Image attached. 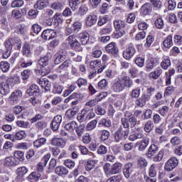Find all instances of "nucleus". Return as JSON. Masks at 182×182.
<instances>
[{
    "label": "nucleus",
    "instance_id": "nucleus-1",
    "mask_svg": "<svg viewBox=\"0 0 182 182\" xmlns=\"http://www.w3.org/2000/svg\"><path fill=\"white\" fill-rule=\"evenodd\" d=\"M5 49L3 50V58L4 59H8L11 56L12 51V48L16 47L17 50H21L22 48V41L19 37H14L8 38L4 42Z\"/></svg>",
    "mask_w": 182,
    "mask_h": 182
},
{
    "label": "nucleus",
    "instance_id": "nucleus-2",
    "mask_svg": "<svg viewBox=\"0 0 182 182\" xmlns=\"http://www.w3.org/2000/svg\"><path fill=\"white\" fill-rule=\"evenodd\" d=\"M133 87V80L129 76H124L121 79L115 80L112 86V90L116 93L123 92L124 89Z\"/></svg>",
    "mask_w": 182,
    "mask_h": 182
},
{
    "label": "nucleus",
    "instance_id": "nucleus-3",
    "mask_svg": "<svg viewBox=\"0 0 182 182\" xmlns=\"http://www.w3.org/2000/svg\"><path fill=\"white\" fill-rule=\"evenodd\" d=\"M122 126L123 127H120L114 133V140L117 143L127 140L129 134H130L129 125H127V124H124Z\"/></svg>",
    "mask_w": 182,
    "mask_h": 182
},
{
    "label": "nucleus",
    "instance_id": "nucleus-4",
    "mask_svg": "<svg viewBox=\"0 0 182 182\" xmlns=\"http://www.w3.org/2000/svg\"><path fill=\"white\" fill-rule=\"evenodd\" d=\"M49 57L45 56L41 58L37 63V72L41 76H46L48 73L50 72V68H49Z\"/></svg>",
    "mask_w": 182,
    "mask_h": 182
},
{
    "label": "nucleus",
    "instance_id": "nucleus-5",
    "mask_svg": "<svg viewBox=\"0 0 182 182\" xmlns=\"http://www.w3.org/2000/svg\"><path fill=\"white\" fill-rule=\"evenodd\" d=\"M121 124L122 126H124V124H127L128 129L130 130V128L133 129V127H135L137 124V119L132 112L125 111L124 117L121 119Z\"/></svg>",
    "mask_w": 182,
    "mask_h": 182
},
{
    "label": "nucleus",
    "instance_id": "nucleus-6",
    "mask_svg": "<svg viewBox=\"0 0 182 182\" xmlns=\"http://www.w3.org/2000/svg\"><path fill=\"white\" fill-rule=\"evenodd\" d=\"M90 66L92 68L91 74L89 75L90 79H93L97 73H102L106 69V65H102V63L97 60L91 61Z\"/></svg>",
    "mask_w": 182,
    "mask_h": 182
},
{
    "label": "nucleus",
    "instance_id": "nucleus-7",
    "mask_svg": "<svg viewBox=\"0 0 182 182\" xmlns=\"http://www.w3.org/2000/svg\"><path fill=\"white\" fill-rule=\"evenodd\" d=\"M44 119L43 115L41 114H36L33 118L30 119V123H36L35 127L38 131H42L43 129H46L48 127V122L46 121L43 120Z\"/></svg>",
    "mask_w": 182,
    "mask_h": 182
},
{
    "label": "nucleus",
    "instance_id": "nucleus-8",
    "mask_svg": "<svg viewBox=\"0 0 182 182\" xmlns=\"http://www.w3.org/2000/svg\"><path fill=\"white\" fill-rule=\"evenodd\" d=\"M15 79L9 78L6 82L0 83V93L1 95H8L11 92V83H14Z\"/></svg>",
    "mask_w": 182,
    "mask_h": 182
},
{
    "label": "nucleus",
    "instance_id": "nucleus-9",
    "mask_svg": "<svg viewBox=\"0 0 182 182\" xmlns=\"http://www.w3.org/2000/svg\"><path fill=\"white\" fill-rule=\"evenodd\" d=\"M178 166V159L176 157H171L166 163L164 168L166 171H173Z\"/></svg>",
    "mask_w": 182,
    "mask_h": 182
},
{
    "label": "nucleus",
    "instance_id": "nucleus-10",
    "mask_svg": "<svg viewBox=\"0 0 182 182\" xmlns=\"http://www.w3.org/2000/svg\"><path fill=\"white\" fill-rule=\"evenodd\" d=\"M41 38L44 39V41H50V39L58 38V33H56L55 30L46 29L41 33Z\"/></svg>",
    "mask_w": 182,
    "mask_h": 182
},
{
    "label": "nucleus",
    "instance_id": "nucleus-11",
    "mask_svg": "<svg viewBox=\"0 0 182 182\" xmlns=\"http://www.w3.org/2000/svg\"><path fill=\"white\" fill-rule=\"evenodd\" d=\"M123 176L125 178H130L132 174L134 173V166L132 163H127L122 168Z\"/></svg>",
    "mask_w": 182,
    "mask_h": 182
},
{
    "label": "nucleus",
    "instance_id": "nucleus-12",
    "mask_svg": "<svg viewBox=\"0 0 182 182\" xmlns=\"http://www.w3.org/2000/svg\"><path fill=\"white\" fill-rule=\"evenodd\" d=\"M134 55H136V48H134L133 46H129L123 51V58L127 60H130V59H132Z\"/></svg>",
    "mask_w": 182,
    "mask_h": 182
},
{
    "label": "nucleus",
    "instance_id": "nucleus-13",
    "mask_svg": "<svg viewBox=\"0 0 182 182\" xmlns=\"http://www.w3.org/2000/svg\"><path fill=\"white\" fill-rule=\"evenodd\" d=\"M49 159H50V154H47L41 161L37 164V171L38 173H43L45 167H46V164L49 161Z\"/></svg>",
    "mask_w": 182,
    "mask_h": 182
},
{
    "label": "nucleus",
    "instance_id": "nucleus-14",
    "mask_svg": "<svg viewBox=\"0 0 182 182\" xmlns=\"http://www.w3.org/2000/svg\"><path fill=\"white\" fill-rule=\"evenodd\" d=\"M62 123V115L55 116L50 123V128L53 132H58Z\"/></svg>",
    "mask_w": 182,
    "mask_h": 182
},
{
    "label": "nucleus",
    "instance_id": "nucleus-15",
    "mask_svg": "<svg viewBox=\"0 0 182 182\" xmlns=\"http://www.w3.org/2000/svg\"><path fill=\"white\" fill-rule=\"evenodd\" d=\"M97 22V16L95 14H90L85 18V25L90 28H92L94 25H96Z\"/></svg>",
    "mask_w": 182,
    "mask_h": 182
},
{
    "label": "nucleus",
    "instance_id": "nucleus-16",
    "mask_svg": "<svg viewBox=\"0 0 182 182\" xmlns=\"http://www.w3.org/2000/svg\"><path fill=\"white\" fill-rule=\"evenodd\" d=\"M70 66H72V60H66L57 68L58 73L63 75L65 72H68V70L69 69Z\"/></svg>",
    "mask_w": 182,
    "mask_h": 182
},
{
    "label": "nucleus",
    "instance_id": "nucleus-17",
    "mask_svg": "<svg viewBox=\"0 0 182 182\" xmlns=\"http://www.w3.org/2000/svg\"><path fill=\"white\" fill-rule=\"evenodd\" d=\"M105 50L109 55H112V56H116L117 53H119V48H117V46H116V43H110L105 47Z\"/></svg>",
    "mask_w": 182,
    "mask_h": 182
},
{
    "label": "nucleus",
    "instance_id": "nucleus-18",
    "mask_svg": "<svg viewBox=\"0 0 182 182\" xmlns=\"http://www.w3.org/2000/svg\"><path fill=\"white\" fill-rule=\"evenodd\" d=\"M80 29H82V23L75 21L72 26L67 28V32L68 33H77Z\"/></svg>",
    "mask_w": 182,
    "mask_h": 182
},
{
    "label": "nucleus",
    "instance_id": "nucleus-19",
    "mask_svg": "<svg viewBox=\"0 0 182 182\" xmlns=\"http://www.w3.org/2000/svg\"><path fill=\"white\" fill-rule=\"evenodd\" d=\"M19 164V161L16 160L14 156H8L5 159L4 166L6 167H15Z\"/></svg>",
    "mask_w": 182,
    "mask_h": 182
},
{
    "label": "nucleus",
    "instance_id": "nucleus-20",
    "mask_svg": "<svg viewBox=\"0 0 182 182\" xmlns=\"http://www.w3.org/2000/svg\"><path fill=\"white\" fill-rule=\"evenodd\" d=\"M36 82L43 89H45L46 92H50V82L49 80L45 78H38Z\"/></svg>",
    "mask_w": 182,
    "mask_h": 182
},
{
    "label": "nucleus",
    "instance_id": "nucleus-21",
    "mask_svg": "<svg viewBox=\"0 0 182 182\" xmlns=\"http://www.w3.org/2000/svg\"><path fill=\"white\" fill-rule=\"evenodd\" d=\"M159 151V146L154 144H152L149 147L145 155L146 156L147 159H151L154 154H157Z\"/></svg>",
    "mask_w": 182,
    "mask_h": 182
},
{
    "label": "nucleus",
    "instance_id": "nucleus-22",
    "mask_svg": "<svg viewBox=\"0 0 182 182\" xmlns=\"http://www.w3.org/2000/svg\"><path fill=\"white\" fill-rule=\"evenodd\" d=\"M21 97H22V91L16 90L10 95L9 100L11 103H18L21 100Z\"/></svg>",
    "mask_w": 182,
    "mask_h": 182
},
{
    "label": "nucleus",
    "instance_id": "nucleus-23",
    "mask_svg": "<svg viewBox=\"0 0 182 182\" xmlns=\"http://www.w3.org/2000/svg\"><path fill=\"white\" fill-rule=\"evenodd\" d=\"M49 6V0H38L34 4L35 9H38L39 11L45 9Z\"/></svg>",
    "mask_w": 182,
    "mask_h": 182
},
{
    "label": "nucleus",
    "instance_id": "nucleus-24",
    "mask_svg": "<svg viewBox=\"0 0 182 182\" xmlns=\"http://www.w3.org/2000/svg\"><path fill=\"white\" fill-rule=\"evenodd\" d=\"M160 66L164 70H167L168 68L171 66V60H170V57L168 55H164L162 57V61L161 62Z\"/></svg>",
    "mask_w": 182,
    "mask_h": 182
},
{
    "label": "nucleus",
    "instance_id": "nucleus-25",
    "mask_svg": "<svg viewBox=\"0 0 182 182\" xmlns=\"http://www.w3.org/2000/svg\"><path fill=\"white\" fill-rule=\"evenodd\" d=\"M55 173L57 174V176L63 177V176H68V174H69V171L68 168H66V167L63 166H59L55 168Z\"/></svg>",
    "mask_w": 182,
    "mask_h": 182
},
{
    "label": "nucleus",
    "instance_id": "nucleus-26",
    "mask_svg": "<svg viewBox=\"0 0 182 182\" xmlns=\"http://www.w3.org/2000/svg\"><path fill=\"white\" fill-rule=\"evenodd\" d=\"M51 144L52 146H56L57 147L63 149V147L66 146V142H65V140L62 138H53L51 140Z\"/></svg>",
    "mask_w": 182,
    "mask_h": 182
},
{
    "label": "nucleus",
    "instance_id": "nucleus-27",
    "mask_svg": "<svg viewBox=\"0 0 182 182\" xmlns=\"http://www.w3.org/2000/svg\"><path fill=\"white\" fill-rule=\"evenodd\" d=\"M149 143L150 139H149V137L143 138V139L140 142H138L139 151H144V150L147 149V146H149Z\"/></svg>",
    "mask_w": 182,
    "mask_h": 182
},
{
    "label": "nucleus",
    "instance_id": "nucleus-28",
    "mask_svg": "<svg viewBox=\"0 0 182 182\" xmlns=\"http://www.w3.org/2000/svg\"><path fill=\"white\" fill-rule=\"evenodd\" d=\"M39 87L36 85H33L30 86L29 89L26 90V93L29 95V96H38L39 95Z\"/></svg>",
    "mask_w": 182,
    "mask_h": 182
},
{
    "label": "nucleus",
    "instance_id": "nucleus-29",
    "mask_svg": "<svg viewBox=\"0 0 182 182\" xmlns=\"http://www.w3.org/2000/svg\"><path fill=\"white\" fill-rule=\"evenodd\" d=\"M155 90L156 89L153 87H148L146 92H144V95H141L144 100H145L146 102H149L150 99H151V93H153V92H154Z\"/></svg>",
    "mask_w": 182,
    "mask_h": 182
},
{
    "label": "nucleus",
    "instance_id": "nucleus-30",
    "mask_svg": "<svg viewBox=\"0 0 182 182\" xmlns=\"http://www.w3.org/2000/svg\"><path fill=\"white\" fill-rule=\"evenodd\" d=\"M63 89H65V87H63V85H62V84L58 82H55L53 84L52 92L54 95H62V92H63Z\"/></svg>",
    "mask_w": 182,
    "mask_h": 182
},
{
    "label": "nucleus",
    "instance_id": "nucleus-31",
    "mask_svg": "<svg viewBox=\"0 0 182 182\" xmlns=\"http://www.w3.org/2000/svg\"><path fill=\"white\" fill-rule=\"evenodd\" d=\"M152 9L153 7L151 6V4L146 3L141 8V14L142 15H150V14H151Z\"/></svg>",
    "mask_w": 182,
    "mask_h": 182
},
{
    "label": "nucleus",
    "instance_id": "nucleus-32",
    "mask_svg": "<svg viewBox=\"0 0 182 182\" xmlns=\"http://www.w3.org/2000/svg\"><path fill=\"white\" fill-rule=\"evenodd\" d=\"M161 73H163V68L158 67L156 68V70L152 71L149 73V77L151 79H154V80H156V79H159V77H160Z\"/></svg>",
    "mask_w": 182,
    "mask_h": 182
},
{
    "label": "nucleus",
    "instance_id": "nucleus-33",
    "mask_svg": "<svg viewBox=\"0 0 182 182\" xmlns=\"http://www.w3.org/2000/svg\"><path fill=\"white\" fill-rule=\"evenodd\" d=\"M113 23H114V27L117 31V32L119 31H123V29H124L126 26L124 21L119 19L114 20Z\"/></svg>",
    "mask_w": 182,
    "mask_h": 182
},
{
    "label": "nucleus",
    "instance_id": "nucleus-34",
    "mask_svg": "<svg viewBox=\"0 0 182 182\" xmlns=\"http://www.w3.org/2000/svg\"><path fill=\"white\" fill-rule=\"evenodd\" d=\"M26 137V133L25 131H20L16 132L14 136H10V139L12 141H15V140H22V139H25Z\"/></svg>",
    "mask_w": 182,
    "mask_h": 182
},
{
    "label": "nucleus",
    "instance_id": "nucleus-35",
    "mask_svg": "<svg viewBox=\"0 0 182 182\" xmlns=\"http://www.w3.org/2000/svg\"><path fill=\"white\" fill-rule=\"evenodd\" d=\"M103 170L107 177H110V176H113V174H114L113 172V168L109 163L105 164L103 166Z\"/></svg>",
    "mask_w": 182,
    "mask_h": 182
},
{
    "label": "nucleus",
    "instance_id": "nucleus-36",
    "mask_svg": "<svg viewBox=\"0 0 182 182\" xmlns=\"http://www.w3.org/2000/svg\"><path fill=\"white\" fill-rule=\"evenodd\" d=\"M22 53L23 55L26 56V58H31V56H32V52H31V46H29V43H24L22 48Z\"/></svg>",
    "mask_w": 182,
    "mask_h": 182
},
{
    "label": "nucleus",
    "instance_id": "nucleus-37",
    "mask_svg": "<svg viewBox=\"0 0 182 182\" xmlns=\"http://www.w3.org/2000/svg\"><path fill=\"white\" fill-rule=\"evenodd\" d=\"M156 68V62L154 61V58H149L146 60V72H150Z\"/></svg>",
    "mask_w": 182,
    "mask_h": 182
},
{
    "label": "nucleus",
    "instance_id": "nucleus-38",
    "mask_svg": "<svg viewBox=\"0 0 182 182\" xmlns=\"http://www.w3.org/2000/svg\"><path fill=\"white\" fill-rule=\"evenodd\" d=\"M46 138L44 137L38 139L33 141V147H35V149H41L42 146H45V144H46Z\"/></svg>",
    "mask_w": 182,
    "mask_h": 182
},
{
    "label": "nucleus",
    "instance_id": "nucleus-39",
    "mask_svg": "<svg viewBox=\"0 0 182 182\" xmlns=\"http://www.w3.org/2000/svg\"><path fill=\"white\" fill-rule=\"evenodd\" d=\"M79 40L80 41L82 45H87L89 42V33L87 32H82L79 34Z\"/></svg>",
    "mask_w": 182,
    "mask_h": 182
},
{
    "label": "nucleus",
    "instance_id": "nucleus-40",
    "mask_svg": "<svg viewBox=\"0 0 182 182\" xmlns=\"http://www.w3.org/2000/svg\"><path fill=\"white\" fill-rule=\"evenodd\" d=\"M163 45L164 48H166L167 49H170L171 46H173V35L170 34L168 36L165 40L163 41Z\"/></svg>",
    "mask_w": 182,
    "mask_h": 182
},
{
    "label": "nucleus",
    "instance_id": "nucleus-41",
    "mask_svg": "<svg viewBox=\"0 0 182 182\" xmlns=\"http://www.w3.org/2000/svg\"><path fill=\"white\" fill-rule=\"evenodd\" d=\"M41 177H42V175L41 173L34 171L32 172L27 178L29 181H39L41 179Z\"/></svg>",
    "mask_w": 182,
    "mask_h": 182
},
{
    "label": "nucleus",
    "instance_id": "nucleus-42",
    "mask_svg": "<svg viewBox=\"0 0 182 182\" xmlns=\"http://www.w3.org/2000/svg\"><path fill=\"white\" fill-rule=\"evenodd\" d=\"M28 168L25 166L18 167L16 169V174L18 178H23V176L28 173Z\"/></svg>",
    "mask_w": 182,
    "mask_h": 182
},
{
    "label": "nucleus",
    "instance_id": "nucleus-43",
    "mask_svg": "<svg viewBox=\"0 0 182 182\" xmlns=\"http://www.w3.org/2000/svg\"><path fill=\"white\" fill-rule=\"evenodd\" d=\"M76 126H77V123H76L75 121H72L66 124L64 128L68 132H70V133H72L75 131V129H76Z\"/></svg>",
    "mask_w": 182,
    "mask_h": 182
},
{
    "label": "nucleus",
    "instance_id": "nucleus-44",
    "mask_svg": "<svg viewBox=\"0 0 182 182\" xmlns=\"http://www.w3.org/2000/svg\"><path fill=\"white\" fill-rule=\"evenodd\" d=\"M112 171L114 174H119V173H122V168L123 167V164L120 162H116L112 165Z\"/></svg>",
    "mask_w": 182,
    "mask_h": 182
},
{
    "label": "nucleus",
    "instance_id": "nucleus-45",
    "mask_svg": "<svg viewBox=\"0 0 182 182\" xmlns=\"http://www.w3.org/2000/svg\"><path fill=\"white\" fill-rule=\"evenodd\" d=\"M153 129H154V123L151 120H148L144 126V132L150 133Z\"/></svg>",
    "mask_w": 182,
    "mask_h": 182
},
{
    "label": "nucleus",
    "instance_id": "nucleus-46",
    "mask_svg": "<svg viewBox=\"0 0 182 182\" xmlns=\"http://www.w3.org/2000/svg\"><path fill=\"white\" fill-rule=\"evenodd\" d=\"M85 129H86L85 124H81L75 127V132L78 137H82V136H83V133H85Z\"/></svg>",
    "mask_w": 182,
    "mask_h": 182
},
{
    "label": "nucleus",
    "instance_id": "nucleus-47",
    "mask_svg": "<svg viewBox=\"0 0 182 182\" xmlns=\"http://www.w3.org/2000/svg\"><path fill=\"white\" fill-rule=\"evenodd\" d=\"M80 0H69V6L72 11H76L79 9Z\"/></svg>",
    "mask_w": 182,
    "mask_h": 182
},
{
    "label": "nucleus",
    "instance_id": "nucleus-48",
    "mask_svg": "<svg viewBox=\"0 0 182 182\" xmlns=\"http://www.w3.org/2000/svg\"><path fill=\"white\" fill-rule=\"evenodd\" d=\"M140 93H141V90L138 87L132 90L129 96H131L132 99H139L140 97Z\"/></svg>",
    "mask_w": 182,
    "mask_h": 182
},
{
    "label": "nucleus",
    "instance_id": "nucleus-49",
    "mask_svg": "<svg viewBox=\"0 0 182 182\" xmlns=\"http://www.w3.org/2000/svg\"><path fill=\"white\" fill-rule=\"evenodd\" d=\"M31 31H33V33H31V36H35V35H38L42 31V26L38 23H35L31 26Z\"/></svg>",
    "mask_w": 182,
    "mask_h": 182
},
{
    "label": "nucleus",
    "instance_id": "nucleus-50",
    "mask_svg": "<svg viewBox=\"0 0 182 182\" xmlns=\"http://www.w3.org/2000/svg\"><path fill=\"white\" fill-rule=\"evenodd\" d=\"M143 137H144V134H143V133L136 132L135 134L129 136V140L130 141H135V140H138L139 139H143Z\"/></svg>",
    "mask_w": 182,
    "mask_h": 182
},
{
    "label": "nucleus",
    "instance_id": "nucleus-51",
    "mask_svg": "<svg viewBox=\"0 0 182 182\" xmlns=\"http://www.w3.org/2000/svg\"><path fill=\"white\" fill-rule=\"evenodd\" d=\"M70 46V48L76 52H82V50H83V48H82V46H80V43H79L77 40L75 42L72 43Z\"/></svg>",
    "mask_w": 182,
    "mask_h": 182
},
{
    "label": "nucleus",
    "instance_id": "nucleus-52",
    "mask_svg": "<svg viewBox=\"0 0 182 182\" xmlns=\"http://www.w3.org/2000/svg\"><path fill=\"white\" fill-rule=\"evenodd\" d=\"M77 120L80 122V123H83L84 122H86V120H87V117H86V114L85 112V109H82L81 112L80 114H77Z\"/></svg>",
    "mask_w": 182,
    "mask_h": 182
},
{
    "label": "nucleus",
    "instance_id": "nucleus-53",
    "mask_svg": "<svg viewBox=\"0 0 182 182\" xmlns=\"http://www.w3.org/2000/svg\"><path fill=\"white\" fill-rule=\"evenodd\" d=\"M10 68H11V65L8 62L1 61L0 63V69H1L2 72L4 73L8 72Z\"/></svg>",
    "mask_w": 182,
    "mask_h": 182
},
{
    "label": "nucleus",
    "instance_id": "nucleus-54",
    "mask_svg": "<svg viewBox=\"0 0 182 182\" xmlns=\"http://www.w3.org/2000/svg\"><path fill=\"white\" fill-rule=\"evenodd\" d=\"M107 86H109V82L106 79H102L98 82V89H101V90H106Z\"/></svg>",
    "mask_w": 182,
    "mask_h": 182
},
{
    "label": "nucleus",
    "instance_id": "nucleus-55",
    "mask_svg": "<svg viewBox=\"0 0 182 182\" xmlns=\"http://www.w3.org/2000/svg\"><path fill=\"white\" fill-rule=\"evenodd\" d=\"M110 137V132L103 129L101 131V136L100 140L101 141H106Z\"/></svg>",
    "mask_w": 182,
    "mask_h": 182
},
{
    "label": "nucleus",
    "instance_id": "nucleus-56",
    "mask_svg": "<svg viewBox=\"0 0 182 182\" xmlns=\"http://www.w3.org/2000/svg\"><path fill=\"white\" fill-rule=\"evenodd\" d=\"M98 124L100 126H104L105 127H110L112 126V121L109 119L103 118L100 120Z\"/></svg>",
    "mask_w": 182,
    "mask_h": 182
},
{
    "label": "nucleus",
    "instance_id": "nucleus-57",
    "mask_svg": "<svg viewBox=\"0 0 182 182\" xmlns=\"http://www.w3.org/2000/svg\"><path fill=\"white\" fill-rule=\"evenodd\" d=\"M97 124V120H96V119H94V120L90 122L86 125V127H85L87 132H90V130H93V129H95Z\"/></svg>",
    "mask_w": 182,
    "mask_h": 182
},
{
    "label": "nucleus",
    "instance_id": "nucleus-58",
    "mask_svg": "<svg viewBox=\"0 0 182 182\" xmlns=\"http://www.w3.org/2000/svg\"><path fill=\"white\" fill-rule=\"evenodd\" d=\"M23 0H14L11 2V8H22V6L24 5Z\"/></svg>",
    "mask_w": 182,
    "mask_h": 182
},
{
    "label": "nucleus",
    "instance_id": "nucleus-59",
    "mask_svg": "<svg viewBox=\"0 0 182 182\" xmlns=\"http://www.w3.org/2000/svg\"><path fill=\"white\" fill-rule=\"evenodd\" d=\"M75 85L78 86V87H83V86H87V80L80 77L77 81H75Z\"/></svg>",
    "mask_w": 182,
    "mask_h": 182
},
{
    "label": "nucleus",
    "instance_id": "nucleus-60",
    "mask_svg": "<svg viewBox=\"0 0 182 182\" xmlns=\"http://www.w3.org/2000/svg\"><path fill=\"white\" fill-rule=\"evenodd\" d=\"M77 114V111L75 109H70L66 111L65 116L68 119H72Z\"/></svg>",
    "mask_w": 182,
    "mask_h": 182
},
{
    "label": "nucleus",
    "instance_id": "nucleus-61",
    "mask_svg": "<svg viewBox=\"0 0 182 182\" xmlns=\"http://www.w3.org/2000/svg\"><path fill=\"white\" fill-rule=\"evenodd\" d=\"M154 23L157 29H163V28H164V21H163V18H157Z\"/></svg>",
    "mask_w": 182,
    "mask_h": 182
},
{
    "label": "nucleus",
    "instance_id": "nucleus-62",
    "mask_svg": "<svg viewBox=\"0 0 182 182\" xmlns=\"http://www.w3.org/2000/svg\"><path fill=\"white\" fill-rule=\"evenodd\" d=\"M170 143L173 146H178V144H181V139L179 136H173Z\"/></svg>",
    "mask_w": 182,
    "mask_h": 182
},
{
    "label": "nucleus",
    "instance_id": "nucleus-63",
    "mask_svg": "<svg viewBox=\"0 0 182 182\" xmlns=\"http://www.w3.org/2000/svg\"><path fill=\"white\" fill-rule=\"evenodd\" d=\"M173 43L177 46H180V45H182V36L176 34L173 36Z\"/></svg>",
    "mask_w": 182,
    "mask_h": 182
},
{
    "label": "nucleus",
    "instance_id": "nucleus-64",
    "mask_svg": "<svg viewBox=\"0 0 182 182\" xmlns=\"http://www.w3.org/2000/svg\"><path fill=\"white\" fill-rule=\"evenodd\" d=\"M122 181V176L116 175L111 176L107 180V182H120Z\"/></svg>",
    "mask_w": 182,
    "mask_h": 182
}]
</instances>
